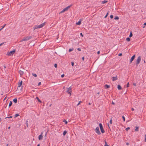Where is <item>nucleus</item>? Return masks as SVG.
<instances>
[{
	"instance_id": "f257e3e1",
	"label": "nucleus",
	"mask_w": 146,
	"mask_h": 146,
	"mask_svg": "<svg viewBox=\"0 0 146 146\" xmlns=\"http://www.w3.org/2000/svg\"><path fill=\"white\" fill-rule=\"evenodd\" d=\"M45 23L44 22L40 25H35L34 28V30L36 29L40 28L42 27L45 25Z\"/></svg>"
},
{
	"instance_id": "f03ea898",
	"label": "nucleus",
	"mask_w": 146,
	"mask_h": 146,
	"mask_svg": "<svg viewBox=\"0 0 146 146\" xmlns=\"http://www.w3.org/2000/svg\"><path fill=\"white\" fill-rule=\"evenodd\" d=\"M32 37L31 36H27L26 37H24L23 39H21V40L20 41V42H23L24 41H27L29 40V39L31 38Z\"/></svg>"
},
{
	"instance_id": "7ed1b4c3",
	"label": "nucleus",
	"mask_w": 146,
	"mask_h": 146,
	"mask_svg": "<svg viewBox=\"0 0 146 146\" xmlns=\"http://www.w3.org/2000/svg\"><path fill=\"white\" fill-rule=\"evenodd\" d=\"M15 52V50H13L10 51L9 52H8L7 53V55L10 56H12Z\"/></svg>"
},
{
	"instance_id": "20e7f679",
	"label": "nucleus",
	"mask_w": 146,
	"mask_h": 146,
	"mask_svg": "<svg viewBox=\"0 0 146 146\" xmlns=\"http://www.w3.org/2000/svg\"><path fill=\"white\" fill-rule=\"evenodd\" d=\"M66 92L71 95L72 92V88L71 87H69V88H67Z\"/></svg>"
},
{
	"instance_id": "39448f33",
	"label": "nucleus",
	"mask_w": 146,
	"mask_h": 146,
	"mask_svg": "<svg viewBox=\"0 0 146 146\" xmlns=\"http://www.w3.org/2000/svg\"><path fill=\"white\" fill-rule=\"evenodd\" d=\"M71 6V5L68 6L67 7H66L64 9H63L60 12V13H64L65 11L67 10Z\"/></svg>"
},
{
	"instance_id": "423d86ee",
	"label": "nucleus",
	"mask_w": 146,
	"mask_h": 146,
	"mask_svg": "<svg viewBox=\"0 0 146 146\" xmlns=\"http://www.w3.org/2000/svg\"><path fill=\"white\" fill-rule=\"evenodd\" d=\"M141 60V58L140 56L138 57L137 59L136 62V64L137 66L139 64Z\"/></svg>"
},
{
	"instance_id": "0eeeda50",
	"label": "nucleus",
	"mask_w": 146,
	"mask_h": 146,
	"mask_svg": "<svg viewBox=\"0 0 146 146\" xmlns=\"http://www.w3.org/2000/svg\"><path fill=\"white\" fill-rule=\"evenodd\" d=\"M99 126L100 129L102 133H104L105 132V131L104 130L102 124L100 123L99 124Z\"/></svg>"
},
{
	"instance_id": "6e6552de",
	"label": "nucleus",
	"mask_w": 146,
	"mask_h": 146,
	"mask_svg": "<svg viewBox=\"0 0 146 146\" xmlns=\"http://www.w3.org/2000/svg\"><path fill=\"white\" fill-rule=\"evenodd\" d=\"M96 132L98 134V135H100L101 134V133L100 132L99 128L98 127H97L96 129Z\"/></svg>"
},
{
	"instance_id": "1a4fd4ad",
	"label": "nucleus",
	"mask_w": 146,
	"mask_h": 146,
	"mask_svg": "<svg viewBox=\"0 0 146 146\" xmlns=\"http://www.w3.org/2000/svg\"><path fill=\"white\" fill-rule=\"evenodd\" d=\"M19 73L21 76L23 74L24 72L23 71H22L21 70H20L19 71Z\"/></svg>"
},
{
	"instance_id": "9d476101",
	"label": "nucleus",
	"mask_w": 146,
	"mask_h": 146,
	"mask_svg": "<svg viewBox=\"0 0 146 146\" xmlns=\"http://www.w3.org/2000/svg\"><path fill=\"white\" fill-rule=\"evenodd\" d=\"M22 84V81H21L18 84V87H20Z\"/></svg>"
},
{
	"instance_id": "9b49d317",
	"label": "nucleus",
	"mask_w": 146,
	"mask_h": 146,
	"mask_svg": "<svg viewBox=\"0 0 146 146\" xmlns=\"http://www.w3.org/2000/svg\"><path fill=\"white\" fill-rule=\"evenodd\" d=\"M43 137V136L42 134L38 136V139L39 140H41Z\"/></svg>"
},
{
	"instance_id": "f8f14e48",
	"label": "nucleus",
	"mask_w": 146,
	"mask_h": 146,
	"mask_svg": "<svg viewBox=\"0 0 146 146\" xmlns=\"http://www.w3.org/2000/svg\"><path fill=\"white\" fill-rule=\"evenodd\" d=\"M112 80L113 81L117 80V76H116L115 77H112Z\"/></svg>"
},
{
	"instance_id": "ddd939ff",
	"label": "nucleus",
	"mask_w": 146,
	"mask_h": 146,
	"mask_svg": "<svg viewBox=\"0 0 146 146\" xmlns=\"http://www.w3.org/2000/svg\"><path fill=\"white\" fill-rule=\"evenodd\" d=\"M117 89L119 90H121L122 89L121 87L119 85H117Z\"/></svg>"
},
{
	"instance_id": "4468645a",
	"label": "nucleus",
	"mask_w": 146,
	"mask_h": 146,
	"mask_svg": "<svg viewBox=\"0 0 146 146\" xmlns=\"http://www.w3.org/2000/svg\"><path fill=\"white\" fill-rule=\"evenodd\" d=\"M13 102L15 103H16L17 102V99L15 98L13 100Z\"/></svg>"
},
{
	"instance_id": "2eb2a0df",
	"label": "nucleus",
	"mask_w": 146,
	"mask_h": 146,
	"mask_svg": "<svg viewBox=\"0 0 146 146\" xmlns=\"http://www.w3.org/2000/svg\"><path fill=\"white\" fill-rule=\"evenodd\" d=\"M110 87V86L108 85L107 84H106L105 86V88H108Z\"/></svg>"
},
{
	"instance_id": "dca6fc26",
	"label": "nucleus",
	"mask_w": 146,
	"mask_h": 146,
	"mask_svg": "<svg viewBox=\"0 0 146 146\" xmlns=\"http://www.w3.org/2000/svg\"><path fill=\"white\" fill-rule=\"evenodd\" d=\"M139 127H138L136 126L135 127V131H138Z\"/></svg>"
},
{
	"instance_id": "f3484780",
	"label": "nucleus",
	"mask_w": 146,
	"mask_h": 146,
	"mask_svg": "<svg viewBox=\"0 0 146 146\" xmlns=\"http://www.w3.org/2000/svg\"><path fill=\"white\" fill-rule=\"evenodd\" d=\"M81 24V21H79L77 23H76V24L77 25H80Z\"/></svg>"
},
{
	"instance_id": "a211bd4d",
	"label": "nucleus",
	"mask_w": 146,
	"mask_h": 146,
	"mask_svg": "<svg viewBox=\"0 0 146 146\" xmlns=\"http://www.w3.org/2000/svg\"><path fill=\"white\" fill-rule=\"evenodd\" d=\"M36 98L37 100L39 102L41 103V101L38 98V97H36Z\"/></svg>"
},
{
	"instance_id": "6ab92c4d",
	"label": "nucleus",
	"mask_w": 146,
	"mask_h": 146,
	"mask_svg": "<svg viewBox=\"0 0 146 146\" xmlns=\"http://www.w3.org/2000/svg\"><path fill=\"white\" fill-rule=\"evenodd\" d=\"M67 131L66 130L64 131L63 133V135H65L67 133Z\"/></svg>"
},
{
	"instance_id": "aec40b11",
	"label": "nucleus",
	"mask_w": 146,
	"mask_h": 146,
	"mask_svg": "<svg viewBox=\"0 0 146 146\" xmlns=\"http://www.w3.org/2000/svg\"><path fill=\"white\" fill-rule=\"evenodd\" d=\"M135 57V55H134L131 57V59L132 60H133L134 59Z\"/></svg>"
},
{
	"instance_id": "412c9836",
	"label": "nucleus",
	"mask_w": 146,
	"mask_h": 146,
	"mask_svg": "<svg viewBox=\"0 0 146 146\" xmlns=\"http://www.w3.org/2000/svg\"><path fill=\"white\" fill-rule=\"evenodd\" d=\"M107 2H108V1H107L104 0V1H102V4H104V3H106Z\"/></svg>"
},
{
	"instance_id": "4be33fe9",
	"label": "nucleus",
	"mask_w": 146,
	"mask_h": 146,
	"mask_svg": "<svg viewBox=\"0 0 146 146\" xmlns=\"http://www.w3.org/2000/svg\"><path fill=\"white\" fill-rule=\"evenodd\" d=\"M126 40L129 42L130 40V39L129 38L127 37L126 39Z\"/></svg>"
},
{
	"instance_id": "5701e85b",
	"label": "nucleus",
	"mask_w": 146,
	"mask_h": 146,
	"mask_svg": "<svg viewBox=\"0 0 146 146\" xmlns=\"http://www.w3.org/2000/svg\"><path fill=\"white\" fill-rule=\"evenodd\" d=\"M12 105V102L11 101L9 102V107H10V106H11Z\"/></svg>"
},
{
	"instance_id": "b1692460",
	"label": "nucleus",
	"mask_w": 146,
	"mask_h": 146,
	"mask_svg": "<svg viewBox=\"0 0 146 146\" xmlns=\"http://www.w3.org/2000/svg\"><path fill=\"white\" fill-rule=\"evenodd\" d=\"M73 48H70V49H69V51L70 52L72 51L73 50Z\"/></svg>"
},
{
	"instance_id": "393cba45",
	"label": "nucleus",
	"mask_w": 146,
	"mask_h": 146,
	"mask_svg": "<svg viewBox=\"0 0 146 146\" xmlns=\"http://www.w3.org/2000/svg\"><path fill=\"white\" fill-rule=\"evenodd\" d=\"M119 19L118 17V16H116L114 18V19L115 20H118Z\"/></svg>"
},
{
	"instance_id": "a878e982",
	"label": "nucleus",
	"mask_w": 146,
	"mask_h": 146,
	"mask_svg": "<svg viewBox=\"0 0 146 146\" xmlns=\"http://www.w3.org/2000/svg\"><path fill=\"white\" fill-rule=\"evenodd\" d=\"M132 36H133V34H132V33H131V32L130 34L129 35V37H131Z\"/></svg>"
},
{
	"instance_id": "bb28decb",
	"label": "nucleus",
	"mask_w": 146,
	"mask_h": 146,
	"mask_svg": "<svg viewBox=\"0 0 146 146\" xmlns=\"http://www.w3.org/2000/svg\"><path fill=\"white\" fill-rule=\"evenodd\" d=\"M19 115L18 114H16L15 116V117H16L18 116H19Z\"/></svg>"
},
{
	"instance_id": "cd10ccee",
	"label": "nucleus",
	"mask_w": 146,
	"mask_h": 146,
	"mask_svg": "<svg viewBox=\"0 0 146 146\" xmlns=\"http://www.w3.org/2000/svg\"><path fill=\"white\" fill-rule=\"evenodd\" d=\"M63 121L64 122H65V124H67V121L66 120H63Z\"/></svg>"
},
{
	"instance_id": "c85d7f7f",
	"label": "nucleus",
	"mask_w": 146,
	"mask_h": 146,
	"mask_svg": "<svg viewBox=\"0 0 146 146\" xmlns=\"http://www.w3.org/2000/svg\"><path fill=\"white\" fill-rule=\"evenodd\" d=\"M129 87V83L128 82L127 84L126 87L128 88Z\"/></svg>"
},
{
	"instance_id": "c756f323",
	"label": "nucleus",
	"mask_w": 146,
	"mask_h": 146,
	"mask_svg": "<svg viewBox=\"0 0 146 146\" xmlns=\"http://www.w3.org/2000/svg\"><path fill=\"white\" fill-rule=\"evenodd\" d=\"M6 24H5V25H4L0 29V31H1V30L2 29L5 27V26L6 25Z\"/></svg>"
},
{
	"instance_id": "7c9ffc66",
	"label": "nucleus",
	"mask_w": 146,
	"mask_h": 146,
	"mask_svg": "<svg viewBox=\"0 0 146 146\" xmlns=\"http://www.w3.org/2000/svg\"><path fill=\"white\" fill-rule=\"evenodd\" d=\"M32 75L34 77H36L37 76V75L36 74H33Z\"/></svg>"
},
{
	"instance_id": "2f4dec72",
	"label": "nucleus",
	"mask_w": 146,
	"mask_h": 146,
	"mask_svg": "<svg viewBox=\"0 0 146 146\" xmlns=\"http://www.w3.org/2000/svg\"><path fill=\"white\" fill-rule=\"evenodd\" d=\"M123 119V121H125V118L124 116H123L122 117Z\"/></svg>"
},
{
	"instance_id": "473e14b6",
	"label": "nucleus",
	"mask_w": 146,
	"mask_h": 146,
	"mask_svg": "<svg viewBox=\"0 0 146 146\" xmlns=\"http://www.w3.org/2000/svg\"><path fill=\"white\" fill-rule=\"evenodd\" d=\"M71 64L72 66H73L74 64V63L73 62H71Z\"/></svg>"
},
{
	"instance_id": "72a5a7b5",
	"label": "nucleus",
	"mask_w": 146,
	"mask_h": 146,
	"mask_svg": "<svg viewBox=\"0 0 146 146\" xmlns=\"http://www.w3.org/2000/svg\"><path fill=\"white\" fill-rule=\"evenodd\" d=\"M110 123L111 124H112V119L111 118V120L110 121Z\"/></svg>"
},
{
	"instance_id": "f704fd0d",
	"label": "nucleus",
	"mask_w": 146,
	"mask_h": 146,
	"mask_svg": "<svg viewBox=\"0 0 146 146\" xmlns=\"http://www.w3.org/2000/svg\"><path fill=\"white\" fill-rule=\"evenodd\" d=\"M130 129V127H127V128L126 129H125V130L127 131H128V130L129 129Z\"/></svg>"
},
{
	"instance_id": "c9c22d12",
	"label": "nucleus",
	"mask_w": 146,
	"mask_h": 146,
	"mask_svg": "<svg viewBox=\"0 0 146 146\" xmlns=\"http://www.w3.org/2000/svg\"><path fill=\"white\" fill-rule=\"evenodd\" d=\"M104 146H109L108 145L107 143L105 141V145Z\"/></svg>"
},
{
	"instance_id": "e433bc0d",
	"label": "nucleus",
	"mask_w": 146,
	"mask_h": 146,
	"mask_svg": "<svg viewBox=\"0 0 146 146\" xmlns=\"http://www.w3.org/2000/svg\"><path fill=\"white\" fill-rule=\"evenodd\" d=\"M108 12L106 14V15L105 16V17H104L105 18H106L107 17V16H108Z\"/></svg>"
},
{
	"instance_id": "4c0bfd02",
	"label": "nucleus",
	"mask_w": 146,
	"mask_h": 146,
	"mask_svg": "<svg viewBox=\"0 0 146 146\" xmlns=\"http://www.w3.org/2000/svg\"><path fill=\"white\" fill-rule=\"evenodd\" d=\"M54 67H55V68H57V64H55L54 65Z\"/></svg>"
},
{
	"instance_id": "58836bf2",
	"label": "nucleus",
	"mask_w": 146,
	"mask_h": 146,
	"mask_svg": "<svg viewBox=\"0 0 146 146\" xmlns=\"http://www.w3.org/2000/svg\"><path fill=\"white\" fill-rule=\"evenodd\" d=\"M145 141L146 142V134H145Z\"/></svg>"
},
{
	"instance_id": "ea45409f",
	"label": "nucleus",
	"mask_w": 146,
	"mask_h": 146,
	"mask_svg": "<svg viewBox=\"0 0 146 146\" xmlns=\"http://www.w3.org/2000/svg\"><path fill=\"white\" fill-rule=\"evenodd\" d=\"M110 17L111 19H112L113 18V16L112 15H111L110 16Z\"/></svg>"
},
{
	"instance_id": "a19ab883",
	"label": "nucleus",
	"mask_w": 146,
	"mask_h": 146,
	"mask_svg": "<svg viewBox=\"0 0 146 146\" xmlns=\"http://www.w3.org/2000/svg\"><path fill=\"white\" fill-rule=\"evenodd\" d=\"M81 102V101H79V102H78V104H77V106H78V105L80 104V103Z\"/></svg>"
},
{
	"instance_id": "79ce46f5",
	"label": "nucleus",
	"mask_w": 146,
	"mask_h": 146,
	"mask_svg": "<svg viewBox=\"0 0 146 146\" xmlns=\"http://www.w3.org/2000/svg\"><path fill=\"white\" fill-rule=\"evenodd\" d=\"M144 26L143 27V28H144L145 27V26L146 25V23H145L144 24Z\"/></svg>"
},
{
	"instance_id": "37998d69",
	"label": "nucleus",
	"mask_w": 146,
	"mask_h": 146,
	"mask_svg": "<svg viewBox=\"0 0 146 146\" xmlns=\"http://www.w3.org/2000/svg\"><path fill=\"white\" fill-rule=\"evenodd\" d=\"M77 50H79V51H81V49L80 48H78L77 49Z\"/></svg>"
},
{
	"instance_id": "c03bdc74",
	"label": "nucleus",
	"mask_w": 146,
	"mask_h": 146,
	"mask_svg": "<svg viewBox=\"0 0 146 146\" xmlns=\"http://www.w3.org/2000/svg\"><path fill=\"white\" fill-rule=\"evenodd\" d=\"M41 82H40L38 83V85L40 86L41 85Z\"/></svg>"
},
{
	"instance_id": "a18cd8bd",
	"label": "nucleus",
	"mask_w": 146,
	"mask_h": 146,
	"mask_svg": "<svg viewBox=\"0 0 146 146\" xmlns=\"http://www.w3.org/2000/svg\"><path fill=\"white\" fill-rule=\"evenodd\" d=\"M64 76V74H62V75H61V77L62 78H63Z\"/></svg>"
},
{
	"instance_id": "49530a36",
	"label": "nucleus",
	"mask_w": 146,
	"mask_h": 146,
	"mask_svg": "<svg viewBox=\"0 0 146 146\" xmlns=\"http://www.w3.org/2000/svg\"><path fill=\"white\" fill-rule=\"evenodd\" d=\"M97 53L98 54H99L100 53V51H98Z\"/></svg>"
},
{
	"instance_id": "de8ad7c7",
	"label": "nucleus",
	"mask_w": 146,
	"mask_h": 146,
	"mask_svg": "<svg viewBox=\"0 0 146 146\" xmlns=\"http://www.w3.org/2000/svg\"><path fill=\"white\" fill-rule=\"evenodd\" d=\"M122 55V53H119L118 54L119 56H121Z\"/></svg>"
},
{
	"instance_id": "09e8293b",
	"label": "nucleus",
	"mask_w": 146,
	"mask_h": 146,
	"mask_svg": "<svg viewBox=\"0 0 146 146\" xmlns=\"http://www.w3.org/2000/svg\"><path fill=\"white\" fill-rule=\"evenodd\" d=\"M80 36H83V35H82V33H80Z\"/></svg>"
},
{
	"instance_id": "8fccbe9b",
	"label": "nucleus",
	"mask_w": 146,
	"mask_h": 146,
	"mask_svg": "<svg viewBox=\"0 0 146 146\" xmlns=\"http://www.w3.org/2000/svg\"><path fill=\"white\" fill-rule=\"evenodd\" d=\"M84 57H83L82 58V60L84 61Z\"/></svg>"
},
{
	"instance_id": "3c124183",
	"label": "nucleus",
	"mask_w": 146,
	"mask_h": 146,
	"mask_svg": "<svg viewBox=\"0 0 146 146\" xmlns=\"http://www.w3.org/2000/svg\"><path fill=\"white\" fill-rule=\"evenodd\" d=\"M12 116H10V117H6V118H12Z\"/></svg>"
},
{
	"instance_id": "603ef678",
	"label": "nucleus",
	"mask_w": 146,
	"mask_h": 146,
	"mask_svg": "<svg viewBox=\"0 0 146 146\" xmlns=\"http://www.w3.org/2000/svg\"><path fill=\"white\" fill-rule=\"evenodd\" d=\"M133 61L131 59H130V63L131 64L132 62V61Z\"/></svg>"
},
{
	"instance_id": "864d4df0",
	"label": "nucleus",
	"mask_w": 146,
	"mask_h": 146,
	"mask_svg": "<svg viewBox=\"0 0 146 146\" xmlns=\"http://www.w3.org/2000/svg\"><path fill=\"white\" fill-rule=\"evenodd\" d=\"M134 110V109L133 108H131V110H132V111H133Z\"/></svg>"
},
{
	"instance_id": "5fc2aeb1",
	"label": "nucleus",
	"mask_w": 146,
	"mask_h": 146,
	"mask_svg": "<svg viewBox=\"0 0 146 146\" xmlns=\"http://www.w3.org/2000/svg\"><path fill=\"white\" fill-rule=\"evenodd\" d=\"M3 43H2L1 44H0V46L2 45L3 44Z\"/></svg>"
},
{
	"instance_id": "6e6d98bb",
	"label": "nucleus",
	"mask_w": 146,
	"mask_h": 146,
	"mask_svg": "<svg viewBox=\"0 0 146 146\" xmlns=\"http://www.w3.org/2000/svg\"><path fill=\"white\" fill-rule=\"evenodd\" d=\"M133 85H134L135 86H136V84H135V83H133Z\"/></svg>"
},
{
	"instance_id": "4d7b16f0",
	"label": "nucleus",
	"mask_w": 146,
	"mask_h": 146,
	"mask_svg": "<svg viewBox=\"0 0 146 146\" xmlns=\"http://www.w3.org/2000/svg\"><path fill=\"white\" fill-rule=\"evenodd\" d=\"M100 92H98L97 93V94L99 95L100 94Z\"/></svg>"
},
{
	"instance_id": "13d9d810",
	"label": "nucleus",
	"mask_w": 146,
	"mask_h": 146,
	"mask_svg": "<svg viewBox=\"0 0 146 146\" xmlns=\"http://www.w3.org/2000/svg\"><path fill=\"white\" fill-rule=\"evenodd\" d=\"M126 145H129V143H126Z\"/></svg>"
},
{
	"instance_id": "bf43d9fd",
	"label": "nucleus",
	"mask_w": 146,
	"mask_h": 146,
	"mask_svg": "<svg viewBox=\"0 0 146 146\" xmlns=\"http://www.w3.org/2000/svg\"><path fill=\"white\" fill-rule=\"evenodd\" d=\"M10 126H9V127H8V129H10Z\"/></svg>"
},
{
	"instance_id": "052dcab7",
	"label": "nucleus",
	"mask_w": 146,
	"mask_h": 146,
	"mask_svg": "<svg viewBox=\"0 0 146 146\" xmlns=\"http://www.w3.org/2000/svg\"><path fill=\"white\" fill-rule=\"evenodd\" d=\"M47 132H46V134H45V136H46V135H47Z\"/></svg>"
},
{
	"instance_id": "680f3d73",
	"label": "nucleus",
	"mask_w": 146,
	"mask_h": 146,
	"mask_svg": "<svg viewBox=\"0 0 146 146\" xmlns=\"http://www.w3.org/2000/svg\"><path fill=\"white\" fill-rule=\"evenodd\" d=\"M112 104H114V103L113 102H112Z\"/></svg>"
},
{
	"instance_id": "e2e57ef3",
	"label": "nucleus",
	"mask_w": 146,
	"mask_h": 146,
	"mask_svg": "<svg viewBox=\"0 0 146 146\" xmlns=\"http://www.w3.org/2000/svg\"><path fill=\"white\" fill-rule=\"evenodd\" d=\"M37 146H40L39 144H38L37 145Z\"/></svg>"
},
{
	"instance_id": "0e129e2a",
	"label": "nucleus",
	"mask_w": 146,
	"mask_h": 146,
	"mask_svg": "<svg viewBox=\"0 0 146 146\" xmlns=\"http://www.w3.org/2000/svg\"><path fill=\"white\" fill-rule=\"evenodd\" d=\"M89 104V105H90V104H90V103H89V104Z\"/></svg>"
},
{
	"instance_id": "69168bd1",
	"label": "nucleus",
	"mask_w": 146,
	"mask_h": 146,
	"mask_svg": "<svg viewBox=\"0 0 146 146\" xmlns=\"http://www.w3.org/2000/svg\"><path fill=\"white\" fill-rule=\"evenodd\" d=\"M97 96H98V98H99V96H98V95H97Z\"/></svg>"
},
{
	"instance_id": "338daca9",
	"label": "nucleus",
	"mask_w": 146,
	"mask_h": 146,
	"mask_svg": "<svg viewBox=\"0 0 146 146\" xmlns=\"http://www.w3.org/2000/svg\"><path fill=\"white\" fill-rule=\"evenodd\" d=\"M4 68H6V67H5V66H4Z\"/></svg>"
},
{
	"instance_id": "774afa93",
	"label": "nucleus",
	"mask_w": 146,
	"mask_h": 146,
	"mask_svg": "<svg viewBox=\"0 0 146 146\" xmlns=\"http://www.w3.org/2000/svg\"><path fill=\"white\" fill-rule=\"evenodd\" d=\"M144 62H145V60H144Z\"/></svg>"
}]
</instances>
